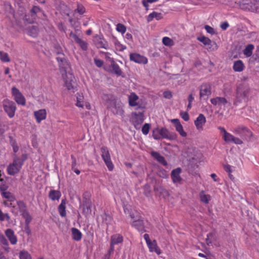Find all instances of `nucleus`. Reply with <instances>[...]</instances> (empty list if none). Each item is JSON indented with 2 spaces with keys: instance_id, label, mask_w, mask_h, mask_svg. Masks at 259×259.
<instances>
[{
  "instance_id": "52",
  "label": "nucleus",
  "mask_w": 259,
  "mask_h": 259,
  "mask_svg": "<svg viewBox=\"0 0 259 259\" xmlns=\"http://www.w3.org/2000/svg\"><path fill=\"white\" fill-rule=\"evenodd\" d=\"M144 190L145 194L147 196H148L151 192V188L149 185H145L144 187Z\"/></svg>"
},
{
  "instance_id": "23",
  "label": "nucleus",
  "mask_w": 259,
  "mask_h": 259,
  "mask_svg": "<svg viewBox=\"0 0 259 259\" xmlns=\"http://www.w3.org/2000/svg\"><path fill=\"white\" fill-rule=\"evenodd\" d=\"M128 103L131 106H138L139 97L134 93H131L128 96Z\"/></svg>"
},
{
  "instance_id": "53",
  "label": "nucleus",
  "mask_w": 259,
  "mask_h": 259,
  "mask_svg": "<svg viewBox=\"0 0 259 259\" xmlns=\"http://www.w3.org/2000/svg\"><path fill=\"white\" fill-rule=\"evenodd\" d=\"M157 1L158 0H143L142 4L145 8H148V3H153Z\"/></svg>"
},
{
  "instance_id": "12",
  "label": "nucleus",
  "mask_w": 259,
  "mask_h": 259,
  "mask_svg": "<svg viewBox=\"0 0 259 259\" xmlns=\"http://www.w3.org/2000/svg\"><path fill=\"white\" fill-rule=\"evenodd\" d=\"M170 121L171 123L174 124L176 131L178 133H179V134L181 137L183 138H185L187 137V134L184 131L182 125L181 124L180 120L178 119H172Z\"/></svg>"
},
{
  "instance_id": "22",
  "label": "nucleus",
  "mask_w": 259,
  "mask_h": 259,
  "mask_svg": "<svg viewBox=\"0 0 259 259\" xmlns=\"http://www.w3.org/2000/svg\"><path fill=\"white\" fill-rule=\"evenodd\" d=\"M92 203L89 201L86 202L82 205V213L85 216V217H89L91 215L92 213Z\"/></svg>"
},
{
  "instance_id": "58",
  "label": "nucleus",
  "mask_w": 259,
  "mask_h": 259,
  "mask_svg": "<svg viewBox=\"0 0 259 259\" xmlns=\"http://www.w3.org/2000/svg\"><path fill=\"white\" fill-rule=\"evenodd\" d=\"M205 29L206 30V31L210 34H213L214 33V29L210 26L208 25H206L205 26Z\"/></svg>"
},
{
  "instance_id": "16",
  "label": "nucleus",
  "mask_w": 259,
  "mask_h": 259,
  "mask_svg": "<svg viewBox=\"0 0 259 259\" xmlns=\"http://www.w3.org/2000/svg\"><path fill=\"white\" fill-rule=\"evenodd\" d=\"M211 87L209 83H204L201 85L200 89V96L201 98H206L211 95Z\"/></svg>"
},
{
  "instance_id": "64",
  "label": "nucleus",
  "mask_w": 259,
  "mask_h": 259,
  "mask_svg": "<svg viewBox=\"0 0 259 259\" xmlns=\"http://www.w3.org/2000/svg\"><path fill=\"white\" fill-rule=\"evenodd\" d=\"M231 166L229 165H225L224 166V169L225 170L227 171V172H230L231 171Z\"/></svg>"
},
{
  "instance_id": "20",
  "label": "nucleus",
  "mask_w": 259,
  "mask_h": 259,
  "mask_svg": "<svg viewBox=\"0 0 259 259\" xmlns=\"http://www.w3.org/2000/svg\"><path fill=\"white\" fill-rule=\"evenodd\" d=\"M181 171L182 170L180 168H177L172 170L171 173V177L172 182L174 183H180L181 181L182 178L180 176Z\"/></svg>"
},
{
  "instance_id": "41",
  "label": "nucleus",
  "mask_w": 259,
  "mask_h": 259,
  "mask_svg": "<svg viewBox=\"0 0 259 259\" xmlns=\"http://www.w3.org/2000/svg\"><path fill=\"white\" fill-rule=\"evenodd\" d=\"M0 60L3 62H10V59L8 53L3 51H0Z\"/></svg>"
},
{
  "instance_id": "24",
  "label": "nucleus",
  "mask_w": 259,
  "mask_h": 259,
  "mask_svg": "<svg viewBox=\"0 0 259 259\" xmlns=\"http://www.w3.org/2000/svg\"><path fill=\"white\" fill-rule=\"evenodd\" d=\"M211 104L215 106H221L227 103V100L223 97H216L210 99Z\"/></svg>"
},
{
  "instance_id": "11",
  "label": "nucleus",
  "mask_w": 259,
  "mask_h": 259,
  "mask_svg": "<svg viewBox=\"0 0 259 259\" xmlns=\"http://www.w3.org/2000/svg\"><path fill=\"white\" fill-rule=\"evenodd\" d=\"M102 157L109 170H112L114 165L111 160L110 155L107 147L101 148Z\"/></svg>"
},
{
  "instance_id": "60",
  "label": "nucleus",
  "mask_w": 259,
  "mask_h": 259,
  "mask_svg": "<svg viewBox=\"0 0 259 259\" xmlns=\"http://www.w3.org/2000/svg\"><path fill=\"white\" fill-rule=\"evenodd\" d=\"M228 27L229 24L227 22H225L221 25V27L223 30H226Z\"/></svg>"
},
{
  "instance_id": "4",
  "label": "nucleus",
  "mask_w": 259,
  "mask_h": 259,
  "mask_svg": "<svg viewBox=\"0 0 259 259\" xmlns=\"http://www.w3.org/2000/svg\"><path fill=\"white\" fill-rule=\"evenodd\" d=\"M240 7L243 9L259 12V1L242 0L240 4Z\"/></svg>"
},
{
  "instance_id": "55",
  "label": "nucleus",
  "mask_w": 259,
  "mask_h": 259,
  "mask_svg": "<svg viewBox=\"0 0 259 259\" xmlns=\"http://www.w3.org/2000/svg\"><path fill=\"white\" fill-rule=\"evenodd\" d=\"M181 117L185 120L188 121L189 119V116L187 112H184L181 113Z\"/></svg>"
},
{
  "instance_id": "57",
  "label": "nucleus",
  "mask_w": 259,
  "mask_h": 259,
  "mask_svg": "<svg viewBox=\"0 0 259 259\" xmlns=\"http://www.w3.org/2000/svg\"><path fill=\"white\" fill-rule=\"evenodd\" d=\"M163 97L166 99H170L172 97V94L170 91H165L163 93Z\"/></svg>"
},
{
  "instance_id": "18",
  "label": "nucleus",
  "mask_w": 259,
  "mask_h": 259,
  "mask_svg": "<svg viewBox=\"0 0 259 259\" xmlns=\"http://www.w3.org/2000/svg\"><path fill=\"white\" fill-rule=\"evenodd\" d=\"M5 235L12 245H15L17 243V237L13 230L8 229L5 232Z\"/></svg>"
},
{
  "instance_id": "26",
  "label": "nucleus",
  "mask_w": 259,
  "mask_h": 259,
  "mask_svg": "<svg viewBox=\"0 0 259 259\" xmlns=\"http://www.w3.org/2000/svg\"><path fill=\"white\" fill-rule=\"evenodd\" d=\"M151 154L152 156V157H153L157 161H158L162 165H167V162L165 160L164 157L161 155L159 153L155 151H152L151 153Z\"/></svg>"
},
{
  "instance_id": "5",
  "label": "nucleus",
  "mask_w": 259,
  "mask_h": 259,
  "mask_svg": "<svg viewBox=\"0 0 259 259\" xmlns=\"http://www.w3.org/2000/svg\"><path fill=\"white\" fill-rule=\"evenodd\" d=\"M3 107L5 111L7 113L10 118L14 116L16 110V106L15 103L10 100L5 99L3 101Z\"/></svg>"
},
{
  "instance_id": "63",
  "label": "nucleus",
  "mask_w": 259,
  "mask_h": 259,
  "mask_svg": "<svg viewBox=\"0 0 259 259\" xmlns=\"http://www.w3.org/2000/svg\"><path fill=\"white\" fill-rule=\"evenodd\" d=\"M71 158L72 159V169H74V168H76L75 166L76 165V160L73 156H72Z\"/></svg>"
},
{
  "instance_id": "32",
  "label": "nucleus",
  "mask_w": 259,
  "mask_h": 259,
  "mask_svg": "<svg viewBox=\"0 0 259 259\" xmlns=\"http://www.w3.org/2000/svg\"><path fill=\"white\" fill-rule=\"evenodd\" d=\"M39 12H40V9L37 7H34L31 10V13L33 14V16H32L33 17V18L30 19L29 18H27L28 16L25 15L24 16H22V19L25 20L28 23H32L33 22L34 15Z\"/></svg>"
},
{
  "instance_id": "2",
  "label": "nucleus",
  "mask_w": 259,
  "mask_h": 259,
  "mask_svg": "<svg viewBox=\"0 0 259 259\" xmlns=\"http://www.w3.org/2000/svg\"><path fill=\"white\" fill-rule=\"evenodd\" d=\"M22 157V159L18 157L14 158L13 162L10 163L7 167V172L9 175L13 176L20 171L23 164L24 161L27 158L25 155H23Z\"/></svg>"
},
{
  "instance_id": "14",
  "label": "nucleus",
  "mask_w": 259,
  "mask_h": 259,
  "mask_svg": "<svg viewBox=\"0 0 259 259\" xmlns=\"http://www.w3.org/2000/svg\"><path fill=\"white\" fill-rule=\"evenodd\" d=\"M206 122V118L202 114H200L194 121V124L199 132L203 130V126Z\"/></svg>"
},
{
  "instance_id": "49",
  "label": "nucleus",
  "mask_w": 259,
  "mask_h": 259,
  "mask_svg": "<svg viewBox=\"0 0 259 259\" xmlns=\"http://www.w3.org/2000/svg\"><path fill=\"white\" fill-rule=\"evenodd\" d=\"M150 124L145 123L142 127V131L143 134L146 135L148 134L150 129Z\"/></svg>"
},
{
  "instance_id": "25",
  "label": "nucleus",
  "mask_w": 259,
  "mask_h": 259,
  "mask_svg": "<svg viewBox=\"0 0 259 259\" xmlns=\"http://www.w3.org/2000/svg\"><path fill=\"white\" fill-rule=\"evenodd\" d=\"M147 246L150 252H155L158 255L161 253L160 249L157 246V243L155 240H153V241L149 242L147 244Z\"/></svg>"
},
{
  "instance_id": "45",
  "label": "nucleus",
  "mask_w": 259,
  "mask_h": 259,
  "mask_svg": "<svg viewBox=\"0 0 259 259\" xmlns=\"http://www.w3.org/2000/svg\"><path fill=\"white\" fill-rule=\"evenodd\" d=\"M76 38V43H77L81 49L83 50H86L88 48L87 44L83 40H81L79 38Z\"/></svg>"
},
{
  "instance_id": "37",
  "label": "nucleus",
  "mask_w": 259,
  "mask_h": 259,
  "mask_svg": "<svg viewBox=\"0 0 259 259\" xmlns=\"http://www.w3.org/2000/svg\"><path fill=\"white\" fill-rule=\"evenodd\" d=\"M234 132L239 135L242 134V133H246V135L248 136L251 135V132L250 131L244 126L238 127L236 128L234 130Z\"/></svg>"
},
{
  "instance_id": "17",
  "label": "nucleus",
  "mask_w": 259,
  "mask_h": 259,
  "mask_svg": "<svg viewBox=\"0 0 259 259\" xmlns=\"http://www.w3.org/2000/svg\"><path fill=\"white\" fill-rule=\"evenodd\" d=\"M75 105L79 108H83L85 106L86 109L88 110H90L91 109L90 104L88 102L84 101V97L81 94H78L76 97V103Z\"/></svg>"
},
{
  "instance_id": "39",
  "label": "nucleus",
  "mask_w": 259,
  "mask_h": 259,
  "mask_svg": "<svg viewBox=\"0 0 259 259\" xmlns=\"http://www.w3.org/2000/svg\"><path fill=\"white\" fill-rule=\"evenodd\" d=\"M132 225L136 228L139 231H144V222L142 220H138L133 222Z\"/></svg>"
},
{
  "instance_id": "46",
  "label": "nucleus",
  "mask_w": 259,
  "mask_h": 259,
  "mask_svg": "<svg viewBox=\"0 0 259 259\" xmlns=\"http://www.w3.org/2000/svg\"><path fill=\"white\" fill-rule=\"evenodd\" d=\"M116 29L118 32H120L122 34L124 33L126 30L125 26L120 23H118L116 25Z\"/></svg>"
},
{
  "instance_id": "43",
  "label": "nucleus",
  "mask_w": 259,
  "mask_h": 259,
  "mask_svg": "<svg viewBox=\"0 0 259 259\" xmlns=\"http://www.w3.org/2000/svg\"><path fill=\"white\" fill-rule=\"evenodd\" d=\"M21 214L25 219V223L27 225H28L32 220V218L29 213H28V212L27 210H26L23 211L22 213H21Z\"/></svg>"
},
{
  "instance_id": "59",
  "label": "nucleus",
  "mask_w": 259,
  "mask_h": 259,
  "mask_svg": "<svg viewBox=\"0 0 259 259\" xmlns=\"http://www.w3.org/2000/svg\"><path fill=\"white\" fill-rule=\"evenodd\" d=\"M94 61L95 64L98 67H101L103 65V62L100 59H95Z\"/></svg>"
},
{
  "instance_id": "9",
  "label": "nucleus",
  "mask_w": 259,
  "mask_h": 259,
  "mask_svg": "<svg viewBox=\"0 0 259 259\" xmlns=\"http://www.w3.org/2000/svg\"><path fill=\"white\" fill-rule=\"evenodd\" d=\"M107 106L109 109H111L113 112L121 116L123 115L124 111L122 108V106L120 103L117 102L114 99L111 100L109 103H107Z\"/></svg>"
},
{
  "instance_id": "33",
  "label": "nucleus",
  "mask_w": 259,
  "mask_h": 259,
  "mask_svg": "<svg viewBox=\"0 0 259 259\" xmlns=\"http://www.w3.org/2000/svg\"><path fill=\"white\" fill-rule=\"evenodd\" d=\"M123 241L122 237L119 234H115L111 237V245H115L121 243Z\"/></svg>"
},
{
  "instance_id": "48",
  "label": "nucleus",
  "mask_w": 259,
  "mask_h": 259,
  "mask_svg": "<svg viewBox=\"0 0 259 259\" xmlns=\"http://www.w3.org/2000/svg\"><path fill=\"white\" fill-rule=\"evenodd\" d=\"M115 48L117 51H122L126 49V47L121 44L119 42L116 41L115 42Z\"/></svg>"
},
{
  "instance_id": "30",
  "label": "nucleus",
  "mask_w": 259,
  "mask_h": 259,
  "mask_svg": "<svg viewBox=\"0 0 259 259\" xmlns=\"http://www.w3.org/2000/svg\"><path fill=\"white\" fill-rule=\"evenodd\" d=\"M15 205L16 207L15 208H13V209L12 210V211L13 213H17V212H16L15 211V209L16 208H18L19 209L21 213H22L23 211L26 210L25 209V205L22 201H16L15 200Z\"/></svg>"
},
{
  "instance_id": "47",
  "label": "nucleus",
  "mask_w": 259,
  "mask_h": 259,
  "mask_svg": "<svg viewBox=\"0 0 259 259\" xmlns=\"http://www.w3.org/2000/svg\"><path fill=\"white\" fill-rule=\"evenodd\" d=\"M10 220V217L9 214L7 213H3L0 209V221H4L5 220L9 221Z\"/></svg>"
},
{
  "instance_id": "7",
  "label": "nucleus",
  "mask_w": 259,
  "mask_h": 259,
  "mask_svg": "<svg viewBox=\"0 0 259 259\" xmlns=\"http://www.w3.org/2000/svg\"><path fill=\"white\" fill-rule=\"evenodd\" d=\"M63 77L64 81V87L68 90L74 93L75 91V87L74 81V77L72 74L70 72H66L65 74H63Z\"/></svg>"
},
{
  "instance_id": "50",
  "label": "nucleus",
  "mask_w": 259,
  "mask_h": 259,
  "mask_svg": "<svg viewBox=\"0 0 259 259\" xmlns=\"http://www.w3.org/2000/svg\"><path fill=\"white\" fill-rule=\"evenodd\" d=\"M38 33V29L36 27L33 26L32 29L30 30L29 33V35L32 37L36 36Z\"/></svg>"
},
{
  "instance_id": "40",
  "label": "nucleus",
  "mask_w": 259,
  "mask_h": 259,
  "mask_svg": "<svg viewBox=\"0 0 259 259\" xmlns=\"http://www.w3.org/2000/svg\"><path fill=\"white\" fill-rule=\"evenodd\" d=\"M20 259H32L30 254L26 250H21L19 253Z\"/></svg>"
},
{
  "instance_id": "62",
  "label": "nucleus",
  "mask_w": 259,
  "mask_h": 259,
  "mask_svg": "<svg viewBox=\"0 0 259 259\" xmlns=\"http://www.w3.org/2000/svg\"><path fill=\"white\" fill-rule=\"evenodd\" d=\"M210 177L212 179H213L214 182H218L219 180V178L217 177V176L215 174H211Z\"/></svg>"
},
{
  "instance_id": "42",
  "label": "nucleus",
  "mask_w": 259,
  "mask_h": 259,
  "mask_svg": "<svg viewBox=\"0 0 259 259\" xmlns=\"http://www.w3.org/2000/svg\"><path fill=\"white\" fill-rule=\"evenodd\" d=\"M111 67L112 68L113 71L118 75H120L122 73V71L120 69L119 66L115 63L113 60H112L111 63Z\"/></svg>"
},
{
  "instance_id": "27",
  "label": "nucleus",
  "mask_w": 259,
  "mask_h": 259,
  "mask_svg": "<svg viewBox=\"0 0 259 259\" xmlns=\"http://www.w3.org/2000/svg\"><path fill=\"white\" fill-rule=\"evenodd\" d=\"M233 69L236 72H241L244 70V65L241 60H237L234 62Z\"/></svg>"
},
{
  "instance_id": "51",
  "label": "nucleus",
  "mask_w": 259,
  "mask_h": 259,
  "mask_svg": "<svg viewBox=\"0 0 259 259\" xmlns=\"http://www.w3.org/2000/svg\"><path fill=\"white\" fill-rule=\"evenodd\" d=\"M75 12H77V13L81 15L84 13L85 9L83 6L78 5L77 8L75 10Z\"/></svg>"
},
{
  "instance_id": "29",
  "label": "nucleus",
  "mask_w": 259,
  "mask_h": 259,
  "mask_svg": "<svg viewBox=\"0 0 259 259\" xmlns=\"http://www.w3.org/2000/svg\"><path fill=\"white\" fill-rule=\"evenodd\" d=\"M66 200L65 199H62L58 207L59 212L62 217H65L66 215Z\"/></svg>"
},
{
  "instance_id": "44",
  "label": "nucleus",
  "mask_w": 259,
  "mask_h": 259,
  "mask_svg": "<svg viewBox=\"0 0 259 259\" xmlns=\"http://www.w3.org/2000/svg\"><path fill=\"white\" fill-rule=\"evenodd\" d=\"M163 44L166 46H172L174 45L173 40L168 37H164L162 38Z\"/></svg>"
},
{
  "instance_id": "21",
  "label": "nucleus",
  "mask_w": 259,
  "mask_h": 259,
  "mask_svg": "<svg viewBox=\"0 0 259 259\" xmlns=\"http://www.w3.org/2000/svg\"><path fill=\"white\" fill-rule=\"evenodd\" d=\"M57 60L61 68L66 70L69 68V63L63 54H59V56L57 57Z\"/></svg>"
},
{
  "instance_id": "8",
  "label": "nucleus",
  "mask_w": 259,
  "mask_h": 259,
  "mask_svg": "<svg viewBox=\"0 0 259 259\" xmlns=\"http://www.w3.org/2000/svg\"><path fill=\"white\" fill-rule=\"evenodd\" d=\"M197 39L202 42L205 48L209 52L216 51L218 48L215 42L211 41L206 37L204 36H199L197 38Z\"/></svg>"
},
{
  "instance_id": "38",
  "label": "nucleus",
  "mask_w": 259,
  "mask_h": 259,
  "mask_svg": "<svg viewBox=\"0 0 259 259\" xmlns=\"http://www.w3.org/2000/svg\"><path fill=\"white\" fill-rule=\"evenodd\" d=\"M200 198L203 203L208 204L210 200L211 196L209 195L206 194L204 191H202L200 193Z\"/></svg>"
},
{
  "instance_id": "19",
  "label": "nucleus",
  "mask_w": 259,
  "mask_h": 259,
  "mask_svg": "<svg viewBox=\"0 0 259 259\" xmlns=\"http://www.w3.org/2000/svg\"><path fill=\"white\" fill-rule=\"evenodd\" d=\"M34 116L37 123H40L45 120L47 117V112L45 109H40L34 112Z\"/></svg>"
},
{
  "instance_id": "10",
  "label": "nucleus",
  "mask_w": 259,
  "mask_h": 259,
  "mask_svg": "<svg viewBox=\"0 0 259 259\" xmlns=\"http://www.w3.org/2000/svg\"><path fill=\"white\" fill-rule=\"evenodd\" d=\"M12 94L14 100L18 105L25 106V98L17 88L14 87L12 88Z\"/></svg>"
},
{
  "instance_id": "28",
  "label": "nucleus",
  "mask_w": 259,
  "mask_h": 259,
  "mask_svg": "<svg viewBox=\"0 0 259 259\" xmlns=\"http://www.w3.org/2000/svg\"><path fill=\"white\" fill-rule=\"evenodd\" d=\"M72 238L75 241H79L82 237V234L81 232L75 228L71 229Z\"/></svg>"
},
{
  "instance_id": "13",
  "label": "nucleus",
  "mask_w": 259,
  "mask_h": 259,
  "mask_svg": "<svg viewBox=\"0 0 259 259\" xmlns=\"http://www.w3.org/2000/svg\"><path fill=\"white\" fill-rule=\"evenodd\" d=\"M132 121L136 128H140V125L144 121V115L142 113H134L132 114Z\"/></svg>"
},
{
  "instance_id": "36",
  "label": "nucleus",
  "mask_w": 259,
  "mask_h": 259,
  "mask_svg": "<svg viewBox=\"0 0 259 259\" xmlns=\"http://www.w3.org/2000/svg\"><path fill=\"white\" fill-rule=\"evenodd\" d=\"M253 49L254 46L253 45H248L243 51L244 55L247 57L251 56L252 54V51Z\"/></svg>"
},
{
  "instance_id": "6",
  "label": "nucleus",
  "mask_w": 259,
  "mask_h": 259,
  "mask_svg": "<svg viewBox=\"0 0 259 259\" xmlns=\"http://www.w3.org/2000/svg\"><path fill=\"white\" fill-rule=\"evenodd\" d=\"M0 190L3 197L6 199V200L4 201V204L8 207L15 208L16 207V199L13 195L9 192L6 191L2 187H1Z\"/></svg>"
},
{
  "instance_id": "34",
  "label": "nucleus",
  "mask_w": 259,
  "mask_h": 259,
  "mask_svg": "<svg viewBox=\"0 0 259 259\" xmlns=\"http://www.w3.org/2000/svg\"><path fill=\"white\" fill-rule=\"evenodd\" d=\"M154 18H155L157 20H160L162 18V15L160 13L153 12L148 15L147 21L150 22L152 21Z\"/></svg>"
},
{
  "instance_id": "1",
  "label": "nucleus",
  "mask_w": 259,
  "mask_h": 259,
  "mask_svg": "<svg viewBox=\"0 0 259 259\" xmlns=\"http://www.w3.org/2000/svg\"><path fill=\"white\" fill-rule=\"evenodd\" d=\"M152 137L155 140H159L161 138L169 140H175L177 139V135L175 133H171L165 127L155 128L152 131Z\"/></svg>"
},
{
  "instance_id": "56",
  "label": "nucleus",
  "mask_w": 259,
  "mask_h": 259,
  "mask_svg": "<svg viewBox=\"0 0 259 259\" xmlns=\"http://www.w3.org/2000/svg\"><path fill=\"white\" fill-rule=\"evenodd\" d=\"M0 241L4 245H8V242L3 235H0Z\"/></svg>"
},
{
  "instance_id": "54",
  "label": "nucleus",
  "mask_w": 259,
  "mask_h": 259,
  "mask_svg": "<svg viewBox=\"0 0 259 259\" xmlns=\"http://www.w3.org/2000/svg\"><path fill=\"white\" fill-rule=\"evenodd\" d=\"M11 144L12 146L13 147V151L15 153H16L18 151L19 147L16 143L15 141H12L11 142Z\"/></svg>"
},
{
  "instance_id": "31",
  "label": "nucleus",
  "mask_w": 259,
  "mask_h": 259,
  "mask_svg": "<svg viewBox=\"0 0 259 259\" xmlns=\"http://www.w3.org/2000/svg\"><path fill=\"white\" fill-rule=\"evenodd\" d=\"M247 91L244 89L238 88L237 91V98L239 102H241L246 97Z\"/></svg>"
},
{
  "instance_id": "15",
  "label": "nucleus",
  "mask_w": 259,
  "mask_h": 259,
  "mask_svg": "<svg viewBox=\"0 0 259 259\" xmlns=\"http://www.w3.org/2000/svg\"><path fill=\"white\" fill-rule=\"evenodd\" d=\"M130 58L131 61L137 63L146 64L148 62L146 57L137 53L131 54Z\"/></svg>"
},
{
  "instance_id": "61",
  "label": "nucleus",
  "mask_w": 259,
  "mask_h": 259,
  "mask_svg": "<svg viewBox=\"0 0 259 259\" xmlns=\"http://www.w3.org/2000/svg\"><path fill=\"white\" fill-rule=\"evenodd\" d=\"M144 238L147 244H148L149 242H150L151 241L149 238V236L147 234H145L144 235Z\"/></svg>"
},
{
  "instance_id": "35",
  "label": "nucleus",
  "mask_w": 259,
  "mask_h": 259,
  "mask_svg": "<svg viewBox=\"0 0 259 259\" xmlns=\"http://www.w3.org/2000/svg\"><path fill=\"white\" fill-rule=\"evenodd\" d=\"M61 195L60 192L57 190H52L49 193V197L52 200H58Z\"/></svg>"
},
{
  "instance_id": "3",
  "label": "nucleus",
  "mask_w": 259,
  "mask_h": 259,
  "mask_svg": "<svg viewBox=\"0 0 259 259\" xmlns=\"http://www.w3.org/2000/svg\"><path fill=\"white\" fill-rule=\"evenodd\" d=\"M218 129L220 130L221 133L222 134L223 139L224 140L228 143H232L235 144H242V141L239 138L234 137L232 134L227 132L224 127L219 126Z\"/></svg>"
}]
</instances>
